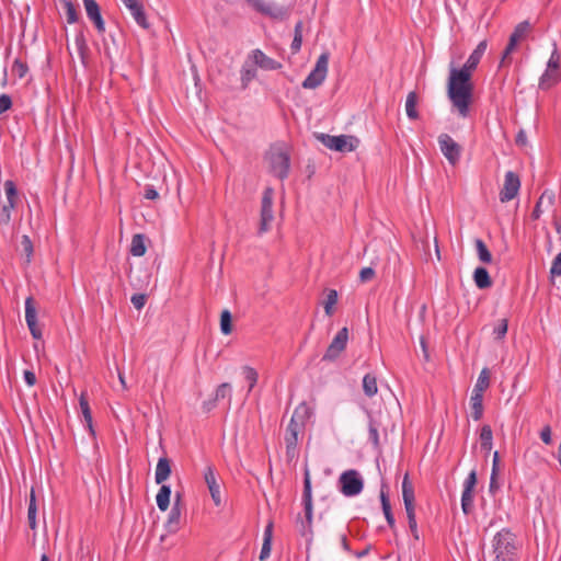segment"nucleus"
<instances>
[{
	"mask_svg": "<svg viewBox=\"0 0 561 561\" xmlns=\"http://www.w3.org/2000/svg\"><path fill=\"white\" fill-rule=\"evenodd\" d=\"M181 508L178 505H172L165 522V528L168 533L174 534L180 529Z\"/></svg>",
	"mask_w": 561,
	"mask_h": 561,
	"instance_id": "24",
	"label": "nucleus"
},
{
	"mask_svg": "<svg viewBox=\"0 0 561 561\" xmlns=\"http://www.w3.org/2000/svg\"><path fill=\"white\" fill-rule=\"evenodd\" d=\"M20 252L22 255L25 256L26 263L27 264L31 263L34 250H33V243H32L30 237L26 234L22 236V238H21Z\"/></svg>",
	"mask_w": 561,
	"mask_h": 561,
	"instance_id": "38",
	"label": "nucleus"
},
{
	"mask_svg": "<svg viewBox=\"0 0 561 561\" xmlns=\"http://www.w3.org/2000/svg\"><path fill=\"white\" fill-rule=\"evenodd\" d=\"M305 427L301 423L289 421L285 433V444H298V435Z\"/></svg>",
	"mask_w": 561,
	"mask_h": 561,
	"instance_id": "28",
	"label": "nucleus"
},
{
	"mask_svg": "<svg viewBox=\"0 0 561 561\" xmlns=\"http://www.w3.org/2000/svg\"><path fill=\"white\" fill-rule=\"evenodd\" d=\"M87 16L94 24L99 33H104L105 23L101 14V8L95 0H83Z\"/></svg>",
	"mask_w": 561,
	"mask_h": 561,
	"instance_id": "12",
	"label": "nucleus"
},
{
	"mask_svg": "<svg viewBox=\"0 0 561 561\" xmlns=\"http://www.w3.org/2000/svg\"><path fill=\"white\" fill-rule=\"evenodd\" d=\"M520 188V180L519 176L513 172L507 171L505 173L504 184L500 192V201L502 203H506L515 198Z\"/></svg>",
	"mask_w": 561,
	"mask_h": 561,
	"instance_id": "10",
	"label": "nucleus"
},
{
	"mask_svg": "<svg viewBox=\"0 0 561 561\" xmlns=\"http://www.w3.org/2000/svg\"><path fill=\"white\" fill-rule=\"evenodd\" d=\"M256 76V69L255 68H242L241 70V81L243 87L245 88L248 83L253 80Z\"/></svg>",
	"mask_w": 561,
	"mask_h": 561,
	"instance_id": "52",
	"label": "nucleus"
},
{
	"mask_svg": "<svg viewBox=\"0 0 561 561\" xmlns=\"http://www.w3.org/2000/svg\"><path fill=\"white\" fill-rule=\"evenodd\" d=\"M561 79L559 70L547 68L539 80V89L549 90L551 87L557 84Z\"/></svg>",
	"mask_w": 561,
	"mask_h": 561,
	"instance_id": "22",
	"label": "nucleus"
},
{
	"mask_svg": "<svg viewBox=\"0 0 561 561\" xmlns=\"http://www.w3.org/2000/svg\"><path fill=\"white\" fill-rule=\"evenodd\" d=\"M242 371H243L245 380L249 381V392H250L257 382V378H259L257 371L250 366H244L242 368Z\"/></svg>",
	"mask_w": 561,
	"mask_h": 561,
	"instance_id": "47",
	"label": "nucleus"
},
{
	"mask_svg": "<svg viewBox=\"0 0 561 561\" xmlns=\"http://www.w3.org/2000/svg\"><path fill=\"white\" fill-rule=\"evenodd\" d=\"M146 241L147 238L142 233H137L133 237L130 243V254L134 256H142L146 253Z\"/></svg>",
	"mask_w": 561,
	"mask_h": 561,
	"instance_id": "27",
	"label": "nucleus"
},
{
	"mask_svg": "<svg viewBox=\"0 0 561 561\" xmlns=\"http://www.w3.org/2000/svg\"><path fill=\"white\" fill-rule=\"evenodd\" d=\"M15 207H9V205H3L0 211V224L8 225L11 220V210Z\"/></svg>",
	"mask_w": 561,
	"mask_h": 561,
	"instance_id": "59",
	"label": "nucleus"
},
{
	"mask_svg": "<svg viewBox=\"0 0 561 561\" xmlns=\"http://www.w3.org/2000/svg\"><path fill=\"white\" fill-rule=\"evenodd\" d=\"M273 220V190L271 187H266L262 196L259 234L267 232L271 229Z\"/></svg>",
	"mask_w": 561,
	"mask_h": 561,
	"instance_id": "6",
	"label": "nucleus"
},
{
	"mask_svg": "<svg viewBox=\"0 0 561 561\" xmlns=\"http://www.w3.org/2000/svg\"><path fill=\"white\" fill-rule=\"evenodd\" d=\"M204 480L207 484V488L209 490V493L211 495V499L216 506L221 505V497H220V485L217 482L215 470L213 466H207L204 472Z\"/></svg>",
	"mask_w": 561,
	"mask_h": 561,
	"instance_id": "14",
	"label": "nucleus"
},
{
	"mask_svg": "<svg viewBox=\"0 0 561 561\" xmlns=\"http://www.w3.org/2000/svg\"><path fill=\"white\" fill-rule=\"evenodd\" d=\"M363 390L364 393L371 398L378 392L377 379L371 374H366L363 378Z\"/></svg>",
	"mask_w": 561,
	"mask_h": 561,
	"instance_id": "33",
	"label": "nucleus"
},
{
	"mask_svg": "<svg viewBox=\"0 0 561 561\" xmlns=\"http://www.w3.org/2000/svg\"><path fill=\"white\" fill-rule=\"evenodd\" d=\"M80 409L82 412V415L84 417V421L87 422V425L92 434H94L93 427H92V414L90 410V405L88 402V399L84 393H81L79 399Z\"/></svg>",
	"mask_w": 561,
	"mask_h": 561,
	"instance_id": "37",
	"label": "nucleus"
},
{
	"mask_svg": "<svg viewBox=\"0 0 561 561\" xmlns=\"http://www.w3.org/2000/svg\"><path fill=\"white\" fill-rule=\"evenodd\" d=\"M36 513H37L36 499H35L34 490H32L31 495H30L28 510H27L28 525L32 529H35V527H36Z\"/></svg>",
	"mask_w": 561,
	"mask_h": 561,
	"instance_id": "40",
	"label": "nucleus"
},
{
	"mask_svg": "<svg viewBox=\"0 0 561 561\" xmlns=\"http://www.w3.org/2000/svg\"><path fill=\"white\" fill-rule=\"evenodd\" d=\"M379 425L378 423L369 416L368 422V439L374 445L375 448L379 447Z\"/></svg>",
	"mask_w": 561,
	"mask_h": 561,
	"instance_id": "41",
	"label": "nucleus"
},
{
	"mask_svg": "<svg viewBox=\"0 0 561 561\" xmlns=\"http://www.w3.org/2000/svg\"><path fill=\"white\" fill-rule=\"evenodd\" d=\"M272 173L279 180H284L288 176L290 160L287 152L283 150L272 151L268 156Z\"/></svg>",
	"mask_w": 561,
	"mask_h": 561,
	"instance_id": "8",
	"label": "nucleus"
},
{
	"mask_svg": "<svg viewBox=\"0 0 561 561\" xmlns=\"http://www.w3.org/2000/svg\"><path fill=\"white\" fill-rule=\"evenodd\" d=\"M402 497L407 513L415 512L414 506V488L409 480L408 473L404 476L402 481Z\"/></svg>",
	"mask_w": 561,
	"mask_h": 561,
	"instance_id": "17",
	"label": "nucleus"
},
{
	"mask_svg": "<svg viewBox=\"0 0 561 561\" xmlns=\"http://www.w3.org/2000/svg\"><path fill=\"white\" fill-rule=\"evenodd\" d=\"M490 386V370L484 367L477 379V382L473 387L474 392L483 393Z\"/></svg>",
	"mask_w": 561,
	"mask_h": 561,
	"instance_id": "35",
	"label": "nucleus"
},
{
	"mask_svg": "<svg viewBox=\"0 0 561 561\" xmlns=\"http://www.w3.org/2000/svg\"><path fill=\"white\" fill-rule=\"evenodd\" d=\"M25 320L32 336L36 340L42 339V330L37 325V311L33 297L25 300Z\"/></svg>",
	"mask_w": 561,
	"mask_h": 561,
	"instance_id": "11",
	"label": "nucleus"
},
{
	"mask_svg": "<svg viewBox=\"0 0 561 561\" xmlns=\"http://www.w3.org/2000/svg\"><path fill=\"white\" fill-rule=\"evenodd\" d=\"M529 30H530L529 22L523 21L515 26V28L510 37H514L515 43H518L522 38H524L526 36V34L529 32Z\"/></svg>",
	"mask_w": 561,
	"mask_h": 561,
	"instance_id": "44",
	"label": "nucleus"
},
{
	"mask_svg": "<svg viewBox=\"0 0 561 561\" xmlns=\"http://www.w3.org/2000/svg\"><path fill=\"white\" fill-rule=\"evenodd\" d=\"M516 45H517V43H515L514 37H510L508 44L505 47L503 55H502L501 66H504L507 62L508 57L514 51Z\"/></svg>",
	"mask_w": 561,
	"mask_h": 561,
	"instance_id": "53",
	"label": "nucleus"
},
{
	"mask_svg": "<svg viewBox=\"0 0 561 561\" xmlns=\"http://www.w3.org/2000/svg\"><path fill=\"white\" fill-rule=\"evenodd\" d=\"M302 505H304V507L313 506L311 479H310L309 470L307 468L305 470V477H304Z\"/></svg>",
	"mask_w": 561,
	"mask_h": 561,
	"instance_id": "31",
	"label": "nucleus"
},
{
	"mask_svg": "<svg viewBox=\"0 0 561 561\" xmlns=\"http://www.w3.org/2000/svg\"><path fill=\"white\" fill-rule=\"evenodd\" d=\"M508 329V320L507 319H500L497 323L493 328V336L494 340L501 341L505 337Z\"/></svg>",
	"mask_w": 561,
	"mask_h": 561,
	"instance_id": "43",
	"label": "nucleus"
},
{
	"mask_svg": "<svg viewBox=\"0 0 561 561\" xmlns=\"http://www.w3.org/2000/svg\"><path fill=\"white\" fill-rule=\"evenodd\" d=\"M171 488L162 484L157 496V505L161 512H165L170 506Z\"/></svg>",
	"mask_w": 561,
	"mask_h": 561,
	"instance_id": "30",
	"label": "nucleus"
},
{
	"mask_svg": "<svg viewBox=\"0 0 561 561\" xmlns=\"http://www.w3.org/2000/svg\"><path fill=\"white\" fill-rule=\"evenodd\" d=\"M407 517H408L409 528L411 530V534H412L414 540H419L420 535H419V530H417L415 512L407 513Z\"/></svg>",
	"mask_w": 561,
	"mask_h": 561,
	"instance_id": "51",
	"label": "nucleus"
},
{
	"mask_svg": "<svg viewBox=\"0 0 561 561\" xmlns=\"http://www.w3.org/2000/svg\"><path fill=\"white\" fill-rule=\"evenodd\" d=\"M12 106V99L9 94L0 95V114L5 113Z\"/></svg>",
	"mask_w": 561,
	"mask_h": 561,
	"instance_id": "57",
	"label": "nucleus"
},
{
	"mask_svg": "<svg viewBox=\"0 0 561 561\" xmlns=\"http://www.w3.org/2000/svg\"><path fill=\"white\" fill-rule=\"evenodd\" d=\"M28 71V67L25 62H23L20 59H15L12 65V72L18 76L20 79H22L26 72Z\"/></svg>",
	"mask_w": 561,
	"mask_h": 561,
	"instance_id": "49",
	"label": "nucleus"
},
{
	"mask_svg": "<svg viewBox=\"0 0 561 561\" xmlns=\"http://www.w3.org/2000/svg\"><path fill=\"white\" fill-rule=\"evenodd\" d=\"M461 508L466 515L473 510V491L463 489L461 494Z\"/></svg>",
	"mask_w": 561,
	"mask_h": 561,
	"instance_id": "42",
	"label": "nucleus"
},
{
	"mask_svg": "<svg viewBox=\"0 0 561 561\" xmlns=\"http://www.w3.org/2000/svg\"><path fill=\"white\" fill-rule=\"evenodd\" d=\"M347 340L348 330L346 327H344L333 337L332 342L328 346L322 357V360L334 362L335 359H337L341 353L346 348Z\"/></svg>",
	"mask_w": 561,
	"mask_h": 561,
	"instance_id": "9",
	"label": "nucleus"
},
{
	"mask_svg": "<svg viewBox=\"0 0 561 561\" xmlns=\"http://www.w3.org/2000/svg\"><path fill=\"white\" fill-rule=\"evenodd\" d=\"M329 58L330 54L328 51L319 56L314 68L301 83L304 89H316L322 84L328 73Z\"/></svg>",
	"mask_w": 561,
	"mask_h": 561,
	"instance_id": "3",
	"label": "nucleus"
},
{
	"mask_svg": "<svg viewBox=\"0 0 561 561\" xmlns=\"http://www.w3.org/2000/svg\"><path fill=\"white\" fill-rule=\"evenodd\" d=\"M559 67H560V55H559V51L557 48V44L553 43V50L548 60L547 68L553 69V70H559Z\"/></svg>",
	"mask_w": 561,
	"mask_h": 561,
	"instance_id": "50",
	"label": "nucleus"
},
{
	"mask_svg": "<svg viewBox=\"0 0 561 561\" xmlns=\"http://www.w3.org/2000/svg\"><path fill=\"white\" fill-rule=\"evenodd\" d=\"M312 415V410L306 402H301L294 411L291 421L301 423L305 427L306 421Z\"/></svg>",
	"mask_w": 561,
	"mask_h": 561,
	"instance_id": "29",
	"label": "nucleus"
},
{
	"mask_svg": "<svg viewBox=\"0 0 561 561\" xmlns=\"http://www.w3.org/2000/svg\"><path fill=\"white\" fill-rule=\"evenodd\" d=\"M144 197L147 199L154 201L159 198V193L153 185H146L144 191Z\"/></svg>",
	"mask_w": 561,
	"mask_h": 561,
	"instance_id": "61",
	"label": "nucleus"
},
{
	"mask_svg": "<svg viewBox=\"0 0 561 561\" xmlns=\"http://www.w3.org/2000/svg\"><path fill=\"white\" fill-rule=\"evenodd\" d=\"M305 520L298 517V530L302 537L311 540L312 537V519H313V506L304 507Z\"/></svg>",
	"mask_w": 561,
	"mask_h": 561,
	"instance_id": "18",
	"label": "nucleus"
},
{
	"mask_svg": "<svg viewBox=\"0 0 561 561\" xmlns=\"http://www.w3.org/2000/svg\"><path fill=\"white\" fill-rule=\"evenodd\" d=\"M439 149L451 165H456L461 157L462 148L448 134H440L437 138Z\"/></svg>",
	"mask_w": 561,
	"mask_h": 561,
	"instance_id": "7",
	"label": "nucleus"
},
{
	"mask_svg": "<svg viewBox=\"0 0 561 561\" xmlns=\"http://www.w3.org/2000/svg\"><path fill=\"white\" fill-rule=\"evenodd\" d=\"M473 280L479 289L490 288L493 284L488 270L483 266H479L474 270Z\"/></svg>",
	"mask_w": 561,
	"mask_h": 561,
	"instance_id": "21",
	"label": "nucleus"
},
{
	"mask_svg": "<svg viewBox=\"0 0 561 561\" xmlns=\"http://www.w3.org/2000/svg\"><path fill=\"white\" fill-rule=\"evenodd\" d=\"M552 277L561 275V252L556 255L550 267Z\"/></svg>",
	"mask_w": 561,
	"mask_h": 561,
	"instance_id": "55",
	"label": "nucleus"
},
{
	"mask_svg": "<svg viewBox=\"0 0 561 561\" xmlns=\"http://www.w3.org/2000/svg\"><path fill=\"white\" fill-rule=\"evenodd\" d=\"M481 58L476 56L474 54H470L469 58L467 59L466 64L461 67L463 69H467L470 73L474 71L480 62Z\"/></svg>",
	"mask_w": 561,
	"mask_h": 561,
	"instance_id": "54",
	"label": "nucleus"
},
{
	"mask_svg": "<svg viewBox=\"0 0 561 561\" xmlns=\"http://www.w3.org/2000/svg\"><path fill=\"white\" fill-rule=\"evenodd\" d=\"M215 398L217 401L228 398V401H231V385L229 382H224L219 385L215 392Z\"/></svg>",
	"mask_w": 561,
	"mask_h": 561,
	"instance_id": "48",
	"label": "nucleus"
},
{
	"mask_svg": "<svg viewBox=\"0 0 561 561\" xmlns=\"http://www.w3.org/2000/svg\"><path fill=\"white\" fill-rule=\"evenodd\" d=\"M256 12L261 13L264 10L266 0H245Z\"/></svg>",
	"mask_w": 561,
	"mask_h": 561,
	"instance_id": "64",
	"label": "nucleus"
},
{
	"mask_svg": "<svg viewBox=\"0 0 561 561\" xmlns=\"http://www.w3.org/2000/svg\"><path fill=\"white\" fill-rule=\"evenodd\" d=\"M130 301L137 310H140L147 301V296L145 294H135L131 296Z\"/></svg>",
	"mask_w": 561,
	"mask_h": 561,
	"instance_id": "56",
	"label": "nucleus"
},
{
	"mask_svg": "<svg viewBox=\"0 0 561 561\" xmlns=\"http://www.w3.org/2000/svg\"><path fill=\"white\" fill-rule=\"evenodd\" d=\"M298 444H286V458L288 461L294 460L298 456L297 451Z\"/></svg>",
	"mask_w": 561,
	"mask_h": 561,
	"instance_id": "63",
	"label": "nucleus"
},
{
	"mask_svg": "<svg viewBox=\"0 0 561 561\" xmlns=\"http://www.w3.org/2000/svg\"><path fill=\"white\" fill-rule=\"evenodd\" d=\"M494 561H518L516 536L507 528L501 529L492 540Z\"/></svg>",
	"mask_w": 561,
	"mask_h": 561,
	"instance_id": "2",
	"label": "nucleus"
},
{
	"mask_svg": "<svg viewBox=\"0 0 561 561\" xmlns=\"http://www.w3.org/2000/svg\"><path fill=\"white\" fill-rule=\"evenodd\" d=\"M375 276V270L373 267H364L359 272V279L362 283L369 282Z\"/></svg>",
	"mask_w": 561,
	"mask_h": 561,
	"instance_id": "60",
	"label": "nucleus"
},
{
	"mask_svg": "<svg viewBox=\"0 0 561 561\" xmlns=\"http://www.w3.org/2000/svg\"><path fill=\"white\" fill-rule=\"evenodd\" d=\"M474 247L477 251V255L479 260L484 264H490L493 260L491 252L489 251L486 244L481 239L474 240Z\"/></svg>",
	"mask_w": 561,
	"mask_h": 561,
	"instance_id": "32",
	"label": "nucleus"
},
{
	"mask_svg": "<svg viewBox=\"0 0 561 561\" xmlns=\"http://www.w3.org/2000/svg\"><path fill=\"white\" fill-rule=\"evenodd\" d=\"M386 485L383 484L380 490V501L382 506V512L386 517V520L391 529L396 528V519L391 511L390 500L385 491Z\"/></svg>",
	"mask_w": 561,
	"mask_h": 561,
	"instance_id": "20",
	"label": "nucleus"
},
{
	"mask_svg": "<svg viewBox=\"0 0 561 561\" xmlns=\"http://www.w3.org/2000/svg\"><path fill=\"white\" fill-rule=\"evenodd\" d=\"M289 12L290 10L288 7L266 1L262 14L274 20L283 21L288 18Z\"/></svg>",
	"mask_w": 561,
	"mask_h": 561,
	"instance_id": "15",
	"label": "nucleus"
},
{
	"mask_svg": "<svg viewBox=\"0 0 561 561\" xmlns=\"http://www.w3.org/2000/svg\"><path fill=\"white\" fill-rule=\"evenodd\" d=\"M540 438L546 445H550L552 443L550 425H545L542 427L540 432Z\"/></svg>",
	"mask_w": 561,
	"mask_h": 561,
	"instance_id": "62",
	"label": "nucleus"
},
{
	"mask_svg": "<svg viewBox=\"0 0 561 561\" xmlns=\"http://www.w3.org/2000/svg\"><path fill=\"white\" fill-rule=\"evenodd\" d=\"M171 474V462L167 457H161L158 460L154 473L157 484H162Z\"/></svg>",
	"mask_w": 561,
	"mask_h": 561,
	"instance_id": "19",
	"label": "nucleus"
},
{
	"mask_svg": "<svg viewBox=\"0 0 561 561\" xmlns=\"http://www.w3.org/2000/svg\"><path fill=\"white\" fill-rule=\"evenodd\" d=\"M316 137L327 148L339 152H351L355 150L356 145H354L353 141H358L355 137L347 135L331 136L327 134H317Z\"/></svg>",
	"mask_w": 561,
	"mask_h": 561,
	"instance_id": "4",
	"label": "nucleus"
},
{
	"mask_svg": "<svg viewBox=\"0 0 561 561\" xmlns=\"http://www.w3.org/2000/svg\"><path fill=\"white\" fill-rule=\"evenodd\" d=\"M492 440H493V433L490 425L485 424L481 427L480 433V442H481V448L485 450L486 453H490L492 449Z\"/></svg>",
	"mask_w": 561,
	"mask_h": 561,
	"instance_id": "34",
	"label": "nucleus"
},
{
	"mask_svg": "<svg viewBox=\"0 0 561 561\" xmlns=\"http://www.w3.org/2000/svg\"><path fill=\"white\" fill-rule=\"evenodd\" d=\"M121 2L129 10L134 20L140 27L145 30L149 28L150 24L147 20L142 3L138 0H121Z\"/></svg>",
	"mask_w": 561,
	"mask_h": 561,
	"instance_id": "13",
	"label": "nucleus"
},
{
	"mask_svg": "<svg viewBox=\"0 0 561 561\" xmlns=\"http://www.w3.org/2000/svg\"><path fill=\"white\" fill-rule=\"evenodd\" d=\"M471 416L474 421L481 420L483 415V393L472 391L470 397Z\"/></svg>",
	"mask_w": 561,
	"mask_h": 561,
	"instance_id": "23",
	"label": "nucleus"
},
{
	"mask_svg": "<svg viewBox=\"0 0 561 561\" xmlns=\"http://www.w3.org/2000/svg\"><path fill=\"white\" fill-rule=\"evenodd\" d=\"M476 484H477V472H476V470H471L465 480L463 489L473 491Z\"/></svg>",
	"mask_w": 561,
	"mask_h": 561,
	"instance_id": "58",
	"label": "nucleus"
},
{
	"mask_svg": "<svg viewBox=\"0 0 561 561\" xmlns=\"http://www.w3.org/2000/svg\"><path fill=\"white\" fill-rule=\"evenodd\" d=\"M220 330L225 335L232 331V316L229 310H224L220 314Z\"/></svg>",
	"mask_w": 561,
	"mask_h": 561,
	"instance_id": "45",
	"label": "nucleus"
},
{
	"mask_svg": "<svg viewBox=\"0 0 561 561\" xmlns=\"http://www.w3.org/2000/svg\"><path fill=\"white\" fill-rule=\"evenodd\" d=\"M252 58L254 64L264 70H277L282 67L280 62L268 57L261 49H254L252 51Z\"/></svg>",
	"mask_w": 561,
	"mask_h": 561,
	"instance_id": "16",
	"label": "nucleus"
},
{
	"mask_svg": "<svg viewBox=\"0 0 561 561\" xmlns=\"http://www.w3.org/2000/svg\"><path fill=\"white\" fill-rule=\"evenodd\" d=\"M4 192L8 201L5 205H9V207H15L18 203V190L15 183L11 180H7L4 182Z\"/></svg>",
	"mask_w": 561,
	"mask_h": 561,
	"instance_id": "36",
	"label": "nucleus"
},
{
	"mask_svg": "<svg viewBox=\"0 0 561 561\" xmlns=\"http://www.w3.org/2000/svg\"><path fill=\"white\" fill-rule=\"evenodd\" d=\"M75 44H76V47H77V50H78V54H79L82 65L87 66L88 57H89V47H88L83 31H80L76 34Z\"/></svg>",
	"mask_w": 561,
	"mask_h": 561,
	"instance_id": "25",
	"label": "nucleus"
},
{
	"mask_svg": "<svg viewBox=\"0 0 561 561\" xmlns=\"http://www.w3.org/2000/svg\"><path fill=\"white\" fill-rule=\"evenodd\" d=\"M337 302V291L335 289H330L327 294V299L324 302V311L327 316L333 314V306Z\"/></svg>",
	"mask_w": 561,
	"mask_h": 561,
	"instance_id": "46",
	"label": "nucleus"
},
{
	"mask_svg": "<svg viewBox=\"0 0 561 561\" xmlns=\"http://www.w3.org/2000/svg\"><path fill=\"white\" fill-rule=\"evenodd\" d=\"M417 103H419L417 93L415 91H411L407 95L405 112H407V116L412 121H415L420 117L419 112L416 110Z\"/></svg>",
	"mask_w": 561,
	"mask_h": 561,
	"instance_id": "26",
	"label": "nucleus"
},
{
	"mask_svg": "<svg viewBox=\"0 0 561 561\" xmlns=\"http://www.w3.org/2000/svg\"><path fill=\"white\" fill-rule=\"evenodd\" d=\"M471 76L472 73L467 71V69L456 68L453 64L450 65L447 94L462 117L468 116L472 99L473 85L471 83Z\"/></svg>",
	"mask_w": 561,
	"mask_h": 561,
	"instance_id": "1",
	"label": "nucleus"
},
{
	"mask_svg": "<svg viewBox=\"0 0 561 561\" xmlns=\"http://www.w3.org/2000/svg\"><path fill=\"white\" fill-rule=\"evenodd\" d=\"M60 3L62 4V7L66 11L67 22L69 24H73V23L78 22L79 14H78L76 5L69 0H60Z\"/></svg>",
	"mask_w": 561,
	"mask_h": 561,
	"instance_id": "39",
	"label": "nucleus"
},
{
	"mask_svg": "<svg viewBox=\"0 0 561 561\" xmlns=\"http://www.w3.org/2000/svg\"><path fill=\"white\" fill-rule=\"evenodd\" d=\"M339 484L340 491L345 496L358 495L364 488V481L360 474L354 469L344 471L339 478Z\"/></svg>",
	"mask_w": 561,
	"mask_h": 561,
	"instance_id": "5",
	"label": "nucleus"
}]
</instances>
